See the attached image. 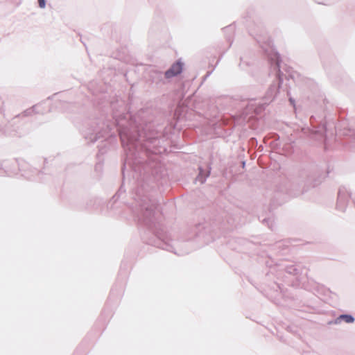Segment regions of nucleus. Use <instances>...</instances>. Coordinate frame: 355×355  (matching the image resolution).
<instances>
[{
	"instance_id": "obj_1",
	"label": "nucleus",
	"mask_w": 355,
	"mask_h": 355,
	"mask_svg": "<svg viewBox=\"0 0 355 355\" xmlns=\"http://www.w3.org/2000/svg\"><path fill=\"white\" fill-rule=\"evenodd\" d=\"M182 64L180 62H177L173 64L171 67L166 71L165 76L167 78L175 76L182 72Z\"/></svg>"
},
{
	"instance_id": "obj_2",
	"label": "nucleus",
	"mask_w": 355,
	"mask_h": 355,
	"mask_svg": "<svg viewBox=\"0 0 355 355\" xmlns=\"http://www.w3.org/2000/svg\"><path fill=\"white\" fill-rule=\"evenodd\" d=\"M338 319H342L347 323H352L354 320V318L350 315H341Z\"/></svg>"
},
{
	"instance_id": "obj_3",
	"label": "nucleus",
	"mask_w": 355,
	"mask_h": 355,
	"mask_svg": "<svg viewBox=\"0 0 355 355\" xmlns=\"http://www.w3.org/2000/svg\"><path fill=\"white\" fill-rule=\"evenodd\" d=\"M38 3L40 8H44L45 7V0H38Z\"/></svg>"
}]
</instances>
